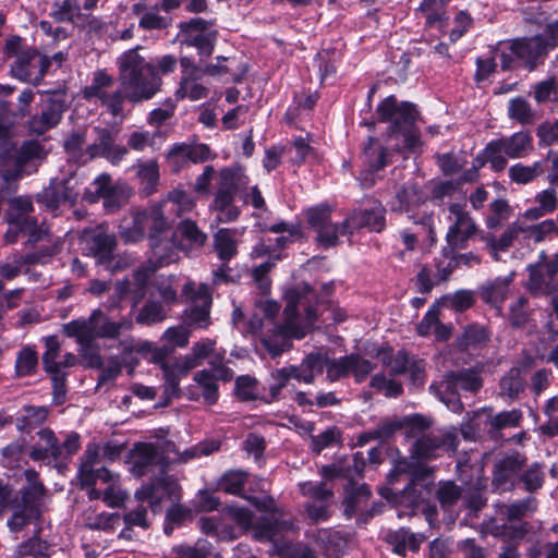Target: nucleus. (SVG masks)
Instances as JSON below:
<instances>
[{
  "label": "nucleus",
  "mask_w": 558,
  "mask_h": 558,
  "mask_svg": "<svg viewBox=\"0 0 558 558\" xmlns=\"http://www.w3.org/2000/svg\"><path fill=\"white\" fill-rule=\"evenodd\" d=\"M366 169L360 174L361 185L371 187L375 183V172L388 163V150L378 138L369 137L363 150Z\"/></svg>",
  "instance_id": "a878e982"
},
{
  "label": "nucleus",
  "mask_w": 558,
  "mask_h": 558,
  "mask_svg": "<svg viewBox=\"0 0 558 558\" xmlns=\"http://www.w3.org/2000/svg\"><path fill=\"white\" fill-rule=\"evenodd\" d=\"M166 210L174 211L177 217H182L194 210L196 204L192 195L183 190H173L161 202Z\"/></svg>",
  "instance_id": "a19ab883"
},
{
  "label": "nucleus",
  "mask_w": 558,
  "mask_h": 558,
  "mask_svg": "<svg viewBox=\"0 0 558 558\" xmlns=\"http://www.w3.org/2000/svg\"><path fill=\"white\" fill-rule=\"evenodd\" d=\"M429 390L451 412L461 413L463 411V404L460 400L458 388H456L449 373L444 376L442 380L432 384Z\"/></svg>",
  "instance_id": "c756f323"
},
{
  "label": "nucleus",
  "mask_w": 558,
  "mask_h": 558,
  "mask_svg": "<svg viewBox=\"0 0 558 558\" xmlns=\"http://www.w3.org/2000/svg\"><path fill=\"white\" fill-rule=\"evenodd\" d=\"M83 97L87 101L100 102L114 117L122 113L123 102L128 99L121 85L118 86L105 70L93 73L90 84L83 89Z\"/></svg>",
  "instance_id": "1a4fd4ad"
},
{
  "label": "nucleus",
  "mask_w": 558,
  "mask_h": 558,
  "mask_svg": "<svg viewBox=\"0 0 558 558\" xmlns=\"http://www.w3.org/2000/svg\"><path fill=\"white\" fill-rule=\"evenodd\" d=\"M380 121L389 122L387 130L389 141H395V148L402 153H413L420 145V132L415 125L418 112L415 105L409 101L399 102L391 95L377 106Z\"/></svg>",
  "instance_id": "7ed1b4c3"
},
{
  "label": "nucleus",
  "mask_w": 558,
  "mask_h": 558,
  "mask_svg": "<svg viewBox=\"0 0 558 558\" xmlns=\"http://www.w3.org/2000/svg\"><path fill=\"white\" fill-rule=\"evenodd\" d=\"M140 220V211H136L121 221L119 234L126 243H135L145 235V226Z\"/></svg>",
  "instance_id": "864d4df0"
},
{
  "label": "nucleus",
  "mask_w": 558,
  "mask_h": 558,
  "mask_svg": "<svg viewBox=\"0 0 558 558\" xmlns=\"http://www.w3.org/2000/svg\"><path fill=\"white\" fill-rule=\"evenodd\" d=\"M93 185L94 192H86L84 199L89 203H96L99 198L104 199V207L107 213H113L122 207L128 201L126 189L121 184H113L109 174L98 175Z\"/></svg>",
  "instance_id": "6ab92c4d"
},
{
  "label": "nucleus",
  "mask_w": 558,
  "mask_h": 558,
  "mask_svg": "<svg viewBox=\"0 0 558 558\" xmlns=\"http://www.w3.org/2000/svg\"><path fill=\"white\" fill-rule=\"evenodd\" d=\"M37 436L39 441L29 452V457L35 461L51 458L56 463H62L68 461L81 447L80 436L76 433L68 434L63 442L59 441L50 428L40 429Z\"/></svg>",
  "instance_id": "9b49d317"
},
{
  "label": "nucleus",
  "mask_w": 558,
  "mask_h": 558,
  "mask_svg": "<svg viewBox=\"0 0 558 558\" xmlns=\"http://www.w3.org/2000/svg\"><path fill=\"white\" fill-rule=\"evenodd\" d=\"M135 498L141 502H148L153 512L161 511L162 504L168 501L175 504L181 499V486L166 473L144 484L135 492Z\"/></svg>",
  "instance_id": "ddd939ff"
},
{
  "label": "nucleus",
  "mask_w": 558,
  "mask_h": 558,
  "mask_svg": "<svg viewBox=\"0 0 558 558\" xmlns=\"http://www.w3.org/2000/svg\"><path fill=\"white\" fill-rule=\"evenodd\" d=\"M94 132L96 137L86 148L88 160L94 158H105L111 165L118 166L129 154L128 147L116 144L118 132L108 128L99 126L95 128Z\"/></svg>",
  "instance_id": "a211bd4d"
},
{
  "label": "nucleus",
  "mask_w": 558,
  "mask_h": 558,
  "mask_svg": "<svg viewBox=\"0 0 558 558\" xmlns=\"http://www.w3.org/2000/svg\"><path fill=\"white\" fill-rule=\"evenodd\" d=\"M371 496V489L366 484L356 485L349 482L344 487V512L347 517H352L355 511L365 504Z\"/></svg>",
  "instance_id": "58836bf2"
},
{
  "label": "nucleus",
  "mask_w": 558,
  "mask_h": 558,
  "mask_svg": "<svg viewBox=\"0 0 558 558\" xmlns=\"http://www.w3.org/2000/svg\"><path fill=\"white\" fill-rule=\"evenodd\" d=\"M162 203L154 204L149 208L140 211V223H144L148 235L153 255L161 265H168L177 260V251L173 242L168 239L172 220L165 215Z\"/></svg>",
  "instance_id": "39448f33"
},
{
  "label": "nucleus",
  "mask_w": 558,
  "mask_h": 558,
  "mask_svg": "<svg viewBox=\"0 0 558 558\" xmlns=\"http://www.w3.org/2000/svg\"><path fill=\"white\" fill-rule=\"evenodd\" d=\"M78 185L80 181L74 174L62 179L56 178L38 196L39 201L54 213L61 205H73L76 202L80 195Z\"/></svg>",
  "instance_id": "aec40b11"
},
{
  "label": "nucleus",
  "mask_w": 558,
  "mask_h": 558,
  "mask_svg": "<svg viewBox=\"0 0 558 558\" xmlns=\"http://www.w3.org/2000/svg\"><path fill=\"white\" fill-rule=\"evenodd\" d=\"M306 217L310 227L316 232L317 243L324 248L338 245L339 236L350 233L345 219L341 223H333L330 220V210L326 206L307 209Z\"/></svg>",
  "instance_id": "4468645a"
},
{
  "label": "nucleus",
  "mask_w": 558,
  "mask_h": 558,
  "mask_svg": "<svg viewBox=\"0 0 558 558\" xmlns=\"http://www.w3.org/2000/svg\"><path fill=\"white\" fill-rule=\"evenodd\" d=\"M36 53L34 51H23L16 56V60L11 65V73L22 82H39L45 74L48 62L40 58L38 64H35Z\"/></svg>",
  "instance_id": "bb28decb"
},
{
  "label": "nucleus",
  "mask_w": 558,
  "mask_h": 558,
  "mask_svg": "<svg viewBox=\"0 0 558 558\" xmlns=\"http://www.w3.org/2000/svg\"><path fill=\"white\" fill-rule=\"evenodd\" d=\"M505 155L511 159L526 157L533 150V137L526 131H519L510 136L499 138Z\"/></svg>",
  "instance_id": "7c9ffc66"
},
{
  "label": "nucleus",
  "mask_w": 558,
  "mask_h": 558,
  "mask_svg": "<svg viewBox=\"0 0 558 558\" xmlns=\"http://www.w3.org/2000/svg\"><path fill=\"white\" fill-rule=\"evenodd\" d=\"M430 425L432 421L422 415H414L407 422L409 436L415 438L410 459L399 460L389 474L391 485L399 482L402 475L409 477V483L400 495V504L408 510H398L399 518L412 515L415 508L430 495L434 485L433 469L423 462L436 459L458 447L459 440L454 428L448 432L429 430Z\"/></svg>",
  "instance_id": "f257e3e1"
},
{
  "label": "nucleus",
  "mask_w": 558,
  "mask_h": 558,
  "mask_svg": "<svg viewBox=\"0 0 558 558\" xmlns=\"http://www.w3.org/2000/svg\"><path fill=\"white\" fill-rule=\"evenodd\" d=\"M203 533L221 539L234 538L233 529L225 524L218 517H206L199 520Z\"/></svg>",
  "instance_id": "e2e57ef3"
},
{
  "label": "nucleus",
  "mask_w": 558,
  "mask_h": 558,
  "mask_svg": "<svg viewBox=\"0 0 558 558\" xmlns=\"http://www.w3.org/2000/svg\"><path fill=\"white\" fill-rule=\"evenodd\" d=\"M500 395L509 399H515L524 389V379L521 375V369L518 367L511 368L499 383Z\"/></svg>",
  "instance_id": "5fc2aeb1"
},
{
  "label": "nucleus",
  "mask_w": 558,
  "mask_h": 558,
  "mask_svg": "<svg viewBox=\"0 0 558 558\" xmlns=\"http://www.w3.org/2000/svg\"><path fill=\"white\" fill-rule=\"evenodd\" d=\"M195 384L201 390V396L206 404L213 405L219 398V387L217 380L219 379L208 369H202L194 374Z\"/></svg>",
  "instance_id": "ea45409f"
},
{
  "label": "nucleus",
  "mask_w": 558,
  "mask_h": 558,
  "mask_svg": "<svg viewBox=\"0 0 558 558\" xmlns=\"http://www.w3.org/2000/svg\"><path fill=\"white\" fill-rule=\"evenodd\" d=\"M49 549L47 542L34 535L16 546L12 558H49Z\"/></svg>",
  "instance_id": "37998d69"
},
{
  "label": "nucleus",
  "mask_w": 558,
  "mask_h": 558,
  "mask_svg": "<svg viewBox=\"0 0 558 558\" xmlns=\"http://www.w3.org/2000/svg\"><path fill=\"white\" fill-rule=\"evenodd\" d=\"M38 262H40V257L37 253L27 254L25 256L14 254L13 263H3L0 265V277L5 280H12L21 274L23 265Z\"/></svg>",
  "instance_id": "bf43d9fd"
},
{
  "label": "nucleus",
  "mask_w": 558,
  "mask_h": 558,
  "mask_svg": "<svg viewBox=\"0 0 558 558\" xmlns=\"http://www.w3.org/2000/svg\"><path fill=\"white\" fill-rule=\"evenodd\" d=\"M65 96L63 94H50L41 104L40 111L29 118L27 129L32 134L43 135L56 128L62 120L66 110Z\"/></svg>",
  "instance_id": "dca6fc26"
},
{
  "label": "nucleus",
  "mask_w": 558,
  "mask_h": 558,
  "mask_svg": "<svg viewBox=\"0 0 558 558\" xmlns=\"http://www.w3.org/2000/svg\"><path fill=\"white\" fill-rule=\"evenodd\" d=\"M165 461L158 456L156 445L147 442L137 444L132 454V474L136 477L146 475L157 477L167 472Z\"/></svg>",
  "instance_id": "5701e85b"
},
{
  "label": "nucleus",
  "mask_w": 558,
  "mask_h": 558,
  "mask_svg": "<svg viewBox=\"0 0 558 558\" xmlns=\"http://www.w3.org/2000/svg\"><path fill=\"white\" fill-rule=\"evenodd\" d=\"M161 266L162 265L159 263V259L153 256L149 260H147L145 264H143L134 271L132 282L134 287V304H137L145 296V289L148 281L150 280L151 276L155 274L157 268Z\"/></svg>",
  "instance_id": "f704fd0d"
},
{
  "label": "nucleus",
  "mask_w": 558,
  "mask_h": 558,
  "mask_svg": "<svg viewBox=\"0 0 558 558\" xmlns=\"http://www.w3.org/2000/svg\"><path fill=\"white\" fill-rule=\"evenodd\" d=\"M545 160L535 161L531 166L515 163L509 168V178L518 184H527L545 172Z\"/></svg>",
  "instance_id": "c03bdc74"
},
{
  "label": "nucleus",
  "mask_w": 558,
  "mask_h": 558,
  "mask_svg": "<svg viewBox=\"0 0 558 558\" xmlns=\"http://www.w3.org/2000/svg\"><path fill=\"white\" fill-rule=\"evenodd\" d=\"M12 510L13 513L8 520V527L13 533L22 531L33 521H37L40 518V508L25 507L16 504Z\"/></svg>",
  "instance_id": "09e8293b"
},
{
  "label": "nucleus",
  "mask_w": 558,
  "mask_h": 558,
  "mask_svg": "<svg viewBox=\"0 0 558 558\" xmlns=\"http://www.w3.org/2000/svg\"><path fill=\"white\" fill-rule=\"evenodd\" d=\"M448 209L452 216V223L446 235L447 243L452 250L464 248L466 242L477 232V226L460 204H451Z\"/></svg>",
  "instance_id": "4be33fe9"
},
{
  "label": "nucleus",
  "mask_w": 558,
  "mask_h": 558,
  "mask_svg": "<svg viewBox=\"0 0 558 558\" xmlns=\"http://www.w3.org/2000/svg\"><path fill=\"white\" fill-rule=\"evenodd\" d=\"M171 24V19L159 14V7L155 4L146 10L138 21V26L145 31H161Z\"/></svg>",
  "instance_id": "338daca9"
},
{
  "label": "nucleus",
  "mask_w": 558,
  "mask_h": 558,
  "mask_svg": "<svg viewBox=\"0 0 558 558\" xmlns=\"http://www.w3.org/2000/svg\"><path fill=\"white\" fill-rule=\"evenodd\" d=\"M385 213L386 210L380 203L374 204L371 208L354 210L353 214L345 219V225L350 227V234L361 228L380 232L386 226Z\"/></svg>",
  "instance_id": "cd10ccee"
},
{
  "label": "nucleus",
  "mask_w": 558,
  "mask_h": 558,
  "mask_svg": "<svg viewBox=\"0 0 558 558\" xmlns=\"http://www.w3.org/2000/svg\"><path fill=\"white\" fill-rule=\"evenodd\" d=\"M429 390L451 412L461 413L463 411V404L460 400L458 388H456L449 373L444 376L442 380L432 384Z\"/></svg>",
  "instance_id": "c85d7f7f"
},
{
  "label": "nucleus",
  "mask_w": 558,
  "mask_h": 558,
  "mask_svg": "<svg viewBox=\"0 0 558 558\" xmlns=\"http://www.w3.org/2000/svg\"><path fill=\"white\" fill-rule=\"evenodd\" d=\"M38 363L37 352L31 347H24L17 354L15 372L19 377L33 374Z\"/></svg>",
  "instance_id": "774afa93"
},
{
  "label": "nucleus",
  "mask_w": 558,
  "mask_h": 558,
  "mask_svg": "<svg viewBox=\"0 0 558 558\" xmlns=\"http://www.w3.org/2000/svg\"><path fill=\"white\" fill-rule=\"evenodd\" d=\"M202 75L181 76L180 86L175 92L178 99L189 98L192 101L204 99L208 89L199 83Z\"/></svg>",
  "instance_id": "a18cd8bd"
},
{
  "label": "nucleus",
  "mask_w": 558,
  "mask_h": 558,
  "mask_svg": "<svg viewBox=\"0 0 558 558\" xmlns=\"http://www.w3.org/2000/svg\"><path fill=\"white\" fill-rule=\"evenodd\" d=\"M484 161L490 165L492 170L499 172L507 167V156L498 140L490 141L483 150Z\"/></svg>",
  "instance_id": "052dcab7"
},
{
  "label": "nucleus",
  "mask_w": 558,
  "mask_h": 558,
  "mask_svg": "<svg viewBox=\"0 0 558 558\" xmlns=\"http://www.w3.org/2000/svg\"><path fill=\"white\" fill-rule=\"evenodd\" d=\"M34 205L28 196H16L9 199L4 219L8 225L25 230L26 245L34 246L38 242H50V232L44 223L39 225L33 216Z\"/></svg>",
  "instance_id": "6e6552de"
},
{
  "label": "nucleus",
  "mask_w": 558,
  "mask_h": 558,
  "mask_svg": "<svg viewBox=\"0 0 558 558\" xmlns=\"http://www.w3.org/2000/svg\"><path fill=\"white\" fill-rule=\"evenodd\" d=\"M523 459L519 453L505 457L495 465L494 481L500 485L506 484L521 471Z\"/></svg>",
  "instance_id": "de8ad7c7"
},
{
  "label": "nucleus",
  "mask_w": 558,
  "mask_h": 558,
  "mask_svg": "<svg viewBox=\"0 0 558 558\" xmlns=\"http://www.w3.org/2000/svg\"><path fill=\"white\" fill-rule=\"evenodd\" d=\"M235 194L216 192L210 210L216 214V220L221 223H228L236 220L240 216V209L234 204Z\"/></svg>",
  "instance_id": "473e14b6"
},
{
  "label": "nucleus",
  "mask_w": 558,
  "mask_h": 558,
  "mask_svg": "<svg viewBox=\"0 0 558 558\" xmlns=\"http://www.w3.org/2000/svg\"><path fill=\"white\" fill-rule=\"evenodd\" d=\"M301 493L311 498L312 501L306 506L308 518L317 523L326 521L329 517V506L333 494L326 483L305 482L300 484Z\"/></svg>",
  "instance_id": "b1692460"
},
{
  "label": "nucleus",
  "mask_w": 558,
  "mask_h": 558,
  "mask_svg": "<svg viewBox=\"0 0 558 558\" xmlns=\"http://www.w3.org/2000/svg\"><path fill=\"white\" fill-rule=\"evenodd\" d=\"M209 23L203 19H192L180 24L181 43L197 49L199 56L208 57L213 53L217 32L210 29Z\"/></svg>",
  "instance_id": "f3484780"
},
{
  "label": "nucleus",
  "mask_w": 558,
  "mask_h": 558,
  "mask_svg": "<svg viewBox=\"0 0 558 558\" xmlns=\"http://www.w3.org/2000/svg\"><path fill=\"white\" fill-rule=\"evenodd\" d=\"M216 349V342L211 339H204L193 344L191 353L184 357L175 361L173 364L169 362H162L161 368L165 377L170 383H175L178 379V373L185 374L190 369L199 366L204 360L213 354Z\"/></svg>",
  "instance_id": "412c9836"
},
{
  "label": "nucleus",
  "mask_w": 558,
  "mask_h": 558,
  "mask_svg": "<svg viewBox=\"0 0 558 558\" xmlns=\"http://www.w3.org/2000/svg\"><path fill=\"white\" fill-rule=\"evenodd\" d=\"M544 481V465L537 462L531 464L519 476V483H521L523 488L529 493H535L536 490L541 489Z\"/></svg>",
  "instance_id": "4d7b16f0"
},
{
  "label": "nucleus",
  "mask_w": 558,
  "mask_h": 558,
  "mask_svg": "<svg viewBox=\"0 0 558 558\" xmlns=\"http://www.w3.org/2000/svg\"><path fill=\"white\" fill-rule=\"evenodd\" d=\"M9 154L19 169H22L28 162L43 160L46 157L45 148L35 140L24 142L19 149L13 145Z\"/></svg>",
  "instance_id": "c9c22d12"
},
{
  "label": "nucleus",
  "mask_w": 558,
  "mask_h": 558,
  "mask_svg": "<svg viewBox=\"0 0 558 558\" xmlns=\"http://www.w3.org/2000/svg\"><path fill=\"white\" fill-rule=\"evenodd\" d=\"M351 354L338 359H330L327 355L326 378L335 383L351 374Z\"/></svg>",
  "instance_id": "69168bd1"
},
{
  "label": "nucleus",
  "mask_w": 558,
  "mask_h": 558,
  "mask_svg": "<svg viewBox=\"0 0 558 558\" xmlns=\"http://www.w3.org/2000/svg\"><path fill=\"white\" fill-rule=\"evenodd\" d=\"M248 474L240 470L227 471L218 482V488L227 494L241 495Z\"/></svg>",
  "instance_id": "6e6d98bb"
},
{
  "label": "nucleus",
  "mask_w": 558,
  "mask_h": 558,
  "mask_svg": "<svg viewBox=\"0 0 558 558\" xmlns=\"http://www.w3.org/2000/svg\"><path fill=\"white\" fill-rule=\"evenodd\" d=\"M182 292L193 304L187 316L190 323L197 328L207 327L211 305L208 286L205 283L196 286L195 282L189 281L183 286Z\"/></svg>",
  "instance_id": "393cba45"
},
{
  "label": "nucleus",
  "mask_w": 558,
  "mask_h": 558,
  "mask_svg": "<svg viewBox=\"0 0 558 558\" xmlns=\"http://www.w3.org/2000/svg\"><path fill=\"white\" fill-rule=\"evenodd\" d=\"M137 168V177L142 181L143 192L145 195H151L159 180V167L156 160L138 161L135 166Z\"/></svg>",
  "instance_id": "8fccbe9b"
},
{
  "label": "nucleus",
  "mask_w": 558,
  "mask_h": 558,
  "mask_svg": "<svg viewBox=\"0 0 558 558\" xmlns=\"http://www.w3.org/2000/svg\"><path fill=\"white\" fill-rule=\"evenodd\" d=\"M190 333L183 326L170 327L163 332V339L167 344L163 345L155 353V359H163L167 354L172 352L174 348H184L189 343Z\"/></svg>",
  "instance_id": "49530a36"
},
{
  "label": "nucleus",
  "mask_w": 558,
  "mask_h": 558,
  "mask_svg": "<svg viewBox=\"0 0 558 558\" xmlns=\"http://www.w3.org/2000/svg\"><path fill=\"white\" fill-rule=\"evenodd\" d=\"M286 300L282 322L274 325L271 333L262 338L272 356L288 350L291 339L304 338L318 318L316 294L308 284L289 290Z\"/></svg>",
  "instance_id": "f03ea898"
},
{
  "label": "nucleus",
  "mask_w": 558,
  "mask_h": 558,
  "mask_svg": "<svg viewBox=\"0 0 558 558\" xmlns=\"http://www.w3.org/2000/svg\"><path fill=\"white\" fill-rule=\"evenodd\" d=\"M424 538L423 535L411 533L403 527L387 535L388 542L392 545V550L401 556H404L408 549L417 551Z\"/></svg>",
  "instance_id": "72a5a7b5"
},
{
  "label": "nucleus",
  "mask_w": 558,
  "mask_h": 558,
  "mask_svg": "<svg viewBox=\"0 0 558 558\" xmlns=\"http://www.w3.org/2000/svg\"><path fill=\"white\" fill-rule=\"evenodd\" d=\"M83 250L87 255L97 258L107 269L117 271L125 267L121 259L113 255L116 236L108 233L102 227L85 230L82 235Z\"/></svg>",
  "instance_id": "f8f14e48"
},
{
  "label": "nucleus",
  "mask_w": 558,
  "mask_h": 558,
  "mask_svg": "<svg viewBox=\"0 0 558 558\" xmlns=\"http://www.w3.org/2000/svg\"><path fill=\"white\" fill-rule=\"evenodd\" d=\"M536 508V500L533 497H527L523 500L512 502L510 505H502L499 513L507 518L509 522L519 521L527 512L534 511Z\"/></svg>",
  "instance_id": "680f3d73"
},
{
  "label": "nucleus",
  "mask_w": 558,
  "mask_h": 558,
  "mask_svg": "<svg viewBox=\"0 0 558 558\" xmlns=\"http://www.w3.org/2000/svg\"><path fill=\"white\" fill-rule=\"evenodd\" d=\"M511 278H497L480 290L481 299L493 305L499 316L502 315V304L510 292Z\"/></svg>",
  "instance_id": "2f4dec72"
},
{
  "label": "nucleus",
  "mask_w": 558,
  "mask_h": 558,
  "mask_svg": "<svg viewBox=\"0 0 558 558\" xmlns=\"http://www.w3.org/2000/svg\"><path fill=\"white\" fill-rule=\"evenodd\" d=\"M551 47L543 36L514 38L505 43L499 52L502 70L524 66L533 70L538 58L545 56Z\"/></svg>",
  "instance_id": "0eeeda50"
},
{
  "label": "nucleus",
  "mask_w": 558,
  "mask_h": 558,
  "mask_svg": "<svg viewBox=\"0 0 558 558\" xmlns=\"http://www.w3.org/2000/svg\"><path fill=\"white\" fill-rule=\"evenodd\" d=\"M290 526L287 521H265L255 529L254 539L271 543L272 551L280 558H316L310 546L279 539V535Z\"/></svg>",
  "instance_id": "9d476101"
},
{
  "label": "nucleus",
  "mask_w": 558,
  "mask_h": 558,
  "mask_svg": "<svg viewBox=\"0 0 558 558\" xmlns=\"http://www.w3.org/2000/svg\"><path fill=\"white\" fill-rule=\"evenodd\" d=\"M25 476L28 485L23 488L21 501H17V504L25 507L40 508V500L45 493L44 485L37 481L38 475L34 470H27Z\"/></svg>",
  "instance_id": "79ce46f5"
},
{
  "label": "nucleus",
  "mask_w": 558,
  "mask_h": 558,
  "mask_svg": "<svg viewBox=\"0 0 558 558\" xmlns=\"http://www.w3.org/2000/svg\"><path fill=\"white\" fill-rule=\"evenodd\" d=\"M133 327L132 320L122 318L110 320L100 310H95L88 319H75L63 326L69 337L77 338L81 344L89 343L95 338H117Z\"/></svg>",
  "instance_id": "423d86ee"
},
{
  "label": "nucleus",
  "mask_w": 558,
  "mask_h": 558,
  "mask_svg": "<svg viewBox=\"0 0 558 558\" xmlns=\"http://www.w3.org/2000/svg\"><path fill=\"white\" fill-rule=\"evenodd\" d=\"M508 117L521 125H529L534 121V111L527 100L514 97L508 102Z\"/></svg>",
  "instance_id": "603ef678"
},
{
  "label": "nucleus",
  "mask_w": 558,
  "mask_h": 558,
  "mask_svg": "<svg viewBox=\"0 0 558 558\" xmlns=\"http://www.w3.org/2000/svg\"><path fill=\"white\" fill-rule=\"evenodd\" d=\"M214 247L219 259L228 263L238 254L235 231L227 228L220 229L214 235Z\"/></svg>",
  "instance_id": "e433bc0d"
},
{
  "label": "nucleus",
  "mask_w": 558,
  "mask_h": 558,
  "mask_svg": "<svg viewBox=\"0 0 558 558\" xmlns=\"http://www.w3.org/2000/svg\"><path fill=\"white\" fill-rule=\"evenodd\" d=\"M119 81L128 100H148L157 93L160 78L155 68L145 61L136 50L124 52L118 60Z\"/></svg>",
  "instance_id": "20e7f679"
},
{
  "label": "nucleus",
  "mask_w": 558,
  "mask_h": 558,
  "mask_svg": "<svg viewBox=\"0 0 558 558\" xmlns=\"http://www.w3.org/2000/svg\"><path fill=\"white\" fill-rule=\"evenodd\" d=\"M81 15V5L78 0H62L53 3V10L50 16L59 23L73 22Z\"/></svg>",
  "instance_id": "0e129e2a"
},
{
  "label": "nucleus",
  "mask_w": 558,
  "mask_h": 558,
  "mask_svg": "<svg viewBox=\"0 0 558 558\" xmlns=\"http://www.w3.org/2000/svg\"><path fill=\"white\" fill-rule=\"evenodd\" d=\"M527 271L526 288L531 293L546 295L557 292L555 277L558 272V252L551 258L542 252L537 263L527 266Z\"/></svg>",
  "instance_id": "2eb2a0df"
},
{
  "label": "nucleus",
  "mask_w": 558,
  "mask_h": 558,
  "mask_svg": "<svg viewBox=\"0 0 558 558\" xmlns=\"http://www.w3.org/2000/svg\"><path fill=\"white\" fill-rule=\"evenodd\" d=\"M99 447L96 444H88L83 457L81 458V463L77 471V478L80 481L81 486H92L93 485V472L96 466L99 464Z\"/></svg>",
  "instance_id": "4c0bfd02"
},
{
  "label": "nucleus",
  "mask_w": 558,
  "mask_h": 558,
  "mask_svg": "<svg viewBox=\"0 0 558 558\" xmlns=\"http://www.w3.org/2000/svg\"><path fill=\"white\" fill-rule=\"evenodd\" d=\"M421 201L418 187L415 184H404L396 194L395 201L391 203L393 211H409L414 205Z\"/></svg>",
  "instance_id": "3c124183"
},
{
  "label": "nucleus",
  "mask_w": 558,
  "mask_h": 558,
  "mask_svg": "<svg viewBox=\"0 0 558 558\" xmlns=\"http://www.w3.org/2000/svg\"><path fill=\"white\" fill-rule=\"evenodd\" d=\"M450 378H452L456 388L469 391L476 392L483 386V380L480 377L478 373L473 369H462L458 372H449Z\"/></svg>",
  "instance_id": "13d9d810"
}]
</instances>
